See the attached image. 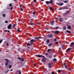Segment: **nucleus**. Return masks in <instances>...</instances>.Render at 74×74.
<instances>
[{"label":"nucleus","instance_id":"50","mask_svg":"<svg viewBox=\"0 0 74 74\" xmlns=\"http://www.w3.org/2000/svg\"><path fill=\"white\" fill-rule=\"evenodd\" d=\"M67 69H69V71H70L71 70V69H70V68H69V69L67 68Z\"/></svg>","mask_w":74,"mask_h":74},{"label":"nucleus","instance_id":"10","mask_svg":"<svg viewBox=\"0 0 74 74\" xmlns=\"http://www.w3.org/2000/svg\"><path fill=\"white\" fill-rule=\"evenodd\" d=\"M53 23H54V21L53 20L50 23L51 25L53 26Z\"/></svg>","mask_w":74,"mask_h":74},{"label":"nucleus","instance_id":"36","mask_svg":"<svg viewBox=\"0 0 74 74\" xmlns=\"http://www.w3.org/2000/svg\"><path fill=\"white\" fill-rule=\"evenodd\" d=\"M2 16H3V17H5V14H2Z\"/></svg>","mask_w":74,"mask_h":74},{"label":"nucleus","instance_id":"52","mask_svg":"<svg viewBox=\"0 0 74 74\" xmlns=\"http://www.w3.org/2000/svg\"><path fill=\"white\" fill-rule=\"evenodd\" d=\"M8 71H9V70H8L7 71H6L5 72V73H8Z\"/></svg>","mask_w":74,"mask_h":74},{"label":"nucleus","instance_id":"24","mask_svg":"<svg viewBox=\"0 0 74 74\" xmlns=\"http://www.w3.org/2000/svg\"><path fill=\"white\" fill-rule=\"evenodd\" d=\"M68 2V0H66V1H65L64 2V3H67Z\"/></svg>","mask_w":74,"mask_h":74},{"label":"nucleus","instance_id":"25","mask_svg":"<svg viewBox=\"0 0 74 74\" xmlns=\"http://www.w3.org/2000/svg\"><path fill=\"white\" fill-rule=\"evenodd\" d=\"M58 73H61V71L60 70H58Z\"/></svg>","mask_w":74,"mask_h":74},{"label":"nucleus","instance_id":"44","mask_svg":"<svg viewBox=\"0 0 74 74\" xmlns=\"http://www.w3.org/2000/svg\"><path fill=\"white\" fill-rule=\"evenodd\" d=\"M54 41H57V39H56V38H55V39H54Z\"/></svg>","mask_w":74,"mask_h":74},{"label":"nucleus","instance_id":"26","mask_svg":"<svg viewBox=\"0 0 74 74\" xmlns=\"http://www.w3.org/2000/svg\"><path fill=\"white\" fill-rule=\"evenodd\" d=\"M48 7H49V8H50L51 7V5H48Z\"/></svg>","mask_w":74,"mask_h":74},{"label":"nucleus","instance_id":"6","mask_svg":"<svg viewBox=\"0 0 74 74\" xmlns=\"http://www.w3.org/2000/svg\"><path fill=\"white\" fill-rule=\"evenodd\" d=\"M74 45V42H72L71 44L70 47H73V48H74V46H73Z\"/></svg>","mask_w":74,"mask_h":74},{"label":"nucleus","instance_id":"48","mask_svg":"<svg viewBox=\"0 0 74 74\" xmlns=\"http://www.w3.org/2000/svg\"><path fill=\"white\" fill-rule=\"evenodd\" d=\"M35 12H33L32 13V14H33V15H34V14H35Z\"/></svg>","mask_w":74,"mask_h":74},{"label":"nucleus","instance_id":"2","mask_svg":"<svg viewBox=\"0 0 74 74\" xmlns=\"http://www.w3.org/2000/svg\"><path fill=\"white\" fill-rule=\"evenodd\" d=\"M35 40L34 39H31L30 41H29L30 44V45H33V43L35 42Z\"/></svg>","mask_w":74,"mask_h":74},{"label":"nucleus","instance_id":"61","mask_svg":"<svg viewBox=\"0 0 74 74\" xmlns=\"http://www.w3.org/2000/svg\"><path fill=\"white\" fill-rule=\"evenodd\" d=\"M40 24H41V23H38V25H40Z\"/></svg>","mask_w":74,"mask_h":74},{"label":"nucleus","instance_id":"30","mask_svg":"<svg viewBox=\"0 0 74 74\" xmlns=\"http://www.w3.org/2000/svg\"><path fill=\"white\" fill-rule=\"evenodd\" d=\"M53 60L54 61H57V60L56 58H54L53 59Z\"/></svg>","mask_w":74,"mask_h":74},{"label":"nucleus","instance_id":"27","mask_svg":"<svg viewBox=\"0 0 74 74\" xmlns=\"http://www.w3.org/2000/svg\"><path fill=\"white\" fill-rule=\"evenodd\" d=\"M30 44L29 43H27V46H30Z\"/></svg>","mask_w":74,"mask_h":74},{"label":"nucleus","instance_id":"59","mask_svg":"<svg viewBox=\"0 0 74 74\" xmlns=\"http://www.w3.org/2000/svg\"><path fill=\"white\" fill-rule=\"evenodd\" d=\"M27 48H29V49L30 48V47L29 46H27Z\"/></svg>","mask_w":74,"mask_h":74},{"label":"nucleus","instance_id":"47","mask_svg":"<svg viewBox=\"0 0 74 74\" xmlns=\"http://www.w3.org/2000/svg\"><path fill=\"white\" fill-rule=\"evenodd\" d=\"M64 9H68V8H64Z\"/></svg>","mask_w":74,"mask_h":74},{"label":"nucleus","instance_id":"4","mask_svg":"<svg viewBox=\"0 0 74 74\" xmlns=\"http://www.w3.org/2000/svg\"><path fill=\"white\" fill-rule=\"evenodd\" d=\"M18 60H21V62H23L24 61V58L23 57H22L21 58L20 57H18Z\"/></svg>","mask_w":74,"mask_h":74},{"label":"nucleus","instance_id":"35","mask_svg":"<svg viewBox=\"0 0 74 74\" xmlns=\"http://www.w3.org/2000/svg\"><path fill=\"white\" fill-rule=\"evenodd\" d=\"M5 23H8V22L6 20L5 21Z\"/></svg>","mask_w":74,"mask_h":74},{"label":"nucleus","instance_id":"51","mask_svg":"<svg viewBox=\"0 0 74 74\" xmlns=\"http://www.w3.org/2000/svg\"><path fill=\"white\" fill-rule=\"evenodd\" d=\"M45 55L46 56H47L48 55V53H46V54H45Z\"/></svg>","mask_w":74,"mask_h":74},{"label":"nucleus","instance_id":"34","mask_svg":"<svg viewBox=\"0 0 74 74\" xmlns=\"http://www.w3.org/2000/svg\"><path fill=\"white\" fill-rule=\"evenodd\" d=\"M17 31H18V32H19V33L21 32V31H20V30L19 29H17Z\"/></svg>","mask_w":74,"mask_h":74},{"label":"nucleus","instance_id":"8","mask_svg":"<svg viewBox=\"0 0 74 74\" xmlns=\"http://www.w3.org/2000/svg\"><path fill=\"white\" fill-rule=\"evenodd\" d=\"M48 37L49 38H52L53 37V35L51 34H50L48 35Z\"/></svg>","mask_w":74,"mask_h":74},{"label":"nucleus","instance_id":"57","mask_svg":"<svg viewBox=\"0 0 74 74\" xmlns=\"http://www.w3.org/2000/svg\"><path fill=\"white\" fill-rule=\"evenodd\" d=\"M6 62H8V60L7 59H6Z\"/></svg>","mask_w":74,"mask_h":74},{"label":"nucleus","instance_id":"9","mask_svg":"<svg viewBox=\"0 0 74 74\" xmlns=\"http://www.w3.org/2000/svg\"><path fill=\"white\" fill-rule=\"evenodd\" d=\"M69 11H68L66 12L65 13H64L63 14V15H64V16H65V15H66V14H69Z\"/></svg>","mask_w":74,"mask_h":74},{"label":"nucleus","instance_id":"63","mask_svg":"<svg viewBox=\"0 0 74 74\" xmlns=\"http://www.w3.org/2000/svg\"><path fill=\"white\" fill-rule=\"evenodd\" d=\"M19 6H20V7H22V5H19Z\"/></svg>","mask_w":74,"mask_h":74},{"label":"nucleus","instance_id":"58","mask_svg":"<svg viewBox=\"0 0 74 74\" xmlns=\"http://www.w3.org/2000/svg\"><path fill=\"white\" fill-rule=\"evenodd\" d=\"M34 2H36V0H34Z\"/></svg>","mask_w":74,"mask_h":74},{"label":"nucleus","instance_id":"23","mask_svg":"<svg viewBox=\"0 0 74 74\" xmlns=\"http://www.w3.org/2000/svg\"><path fill=\"white\" fill-rule=\"evenodd\" d=\"M50 51H51V50L50 49H49L47 50V51L48 52H50Z\"/></svg>","mask_w":74,"mask_h":74},{"label":"nucleus","instance_id":"55","mask_svg":"<svg viewBox=\"0 0 74 74\" xmlns=\"http://www.w3.org/2000/svg\"><path fill=\"white\" fill-rule=\"evenodd\" d=\"M4 32H7V30H5Z\"/></svg>","mask_w":74,"mask_h":74},{"label":"nucleus","instance_id":"40","mask_svg":"<svg viewBox=\"0 0 74 74\" xmlns=\"http://www.w3.org/2000/svg\"><path fill=\"white\" fill-rule=\"evenodd\" d=\"M59 20L60 22H63V21H62V19H59Z\"/></svg>","mask_w":74,"mask_h":74},{"label":"nucleus","instance_id":"20","mask_svg":"<svg viewBox=\"0 0 74 74\" xmlns=\"http://www.w3.org/2000/svg\"><path fill=\"white\" fill-rule=\"evenodd\" d=\"M46 3L47 4H49V1H46Z\"/></svg>","mask_w":74,"mask_h":74},{"label":"nucleus","instance_id":"42","mask_svg":"<svg viewBox=\"0 0 74 74\" xmlns=\"http://www.w3.org/2000/svg\"><path fill=\"white\" fill-rule=\"evenodd\" d=\"M9 6L10 7H11V6H12V4H11V3H10L9 5Z\"/></svg>","mask_w":74,"mask_h":74},{"label":"nucleus","instance_id":"45","mask_svg":"<svg viewBox=\"0 0 74 74\" xmlns=\"http://www.w3.org/2000/svg\"><path fill=\"white\" fill-rule=\"evenodd\" d=\"M2 41H3V40H0V44H1V43L2 42Z\"/></svg>","mask_w":74,"mask_h":74},{"label":"nucleus","instance_id":"49","mask_svg":"<svg viewBox=\"0 0 74 74\" xmlns=\"http://www.w3.org/2000/svg\"><path fill=\"white\" fill-rule=\"evenodd\" d=\"M13 8L12 7H11L10 8V10H12V9Z\"/></svg>","mask_w":74,"mask_h":74},{"label":"nucleus","instance_id":"3","mask_svg":"<svg viewBox=\"0 0 74 74\" xmlns=\"http://www.w3.org/2000/svg\"><path fill=\"white\" fill-rule=\"evenodd\" d=\"M21 73L22 72L20 70H18L16 71V74H21Z\"/></svg>","mask_w":74,"mask_h":74},{"label":"nucleus","instance_id":"16","mask_svg":"<svg viewBox=\"0 0 74 74\" xmlns=\"http://www.w3.org/2000/svg\"><path fill=\"white\" fill-rule=\"evenodd\" d=\"M64 5V3H61L60 4H58V5H60L61 6H62V5Z\"/></svg>","mask_w":74,"mask_h":74},{"label":"nucleus","instance_id":"12","mask_svg":"<svg viewBox=\"0 0 74 74\" xmlns=\"http://www.w3.org/2000/svg\"><path fill=\"white\" fill-rule=\"evenodd\" d=\"M66 33H69V34H70L71 33V32L69 31L68 30H67L66 31Z\"/></svg>","mask_w":74,"mask_h":74},{"label":"nucleus","instance_id":"38","mask_svg":"<svg viewBox=\"0 0 74 74\" xmlns=\"http://www.w3.org/2000/svg\"><path fill=\"white\" fill-rule=\"evenodd\" d=\"M64 67L66 69L67 68V65H64Z\"/></svg>","mask_w":74,"mask_h":74},{"label":"nucleus","instance_id":"37","mask_svg":"<svg viewBox=\"0 0 74 74\" xmlns=\"http://www.w3.org/2000/svg\"><path fill=\"white\" fill-rule=\"evenodd\" d=\"M5 66H7V65H8V62H6L5 63Z\"/></svg>","mask_w":74,"mask_h":74},{"label":"nucleus","instance_id":"15","mask_svg":"<svg viewBox=\"0 0 74 74\" xmlns=\"http://www.w3.org/2000/svg\"><path fill=\"white\" fill-rule=\"evenodd\" d=\"M71 29V27L70 25H69L68 27V29L70 30Z\"/></svg>","mask_w":74,"mask_h":74},{"label":"nucleus","instance_id":"33","mask_svg":"<svg viewBox=\"0 0 74 74\" xmlns=\"http://www.w3.org/2000/svg\"><path fill=\"white\" fill-rule=\"evenodd\" d=\"M50 10H53V8H50Z\"/></svg>","mask_w":74,"mask_h":74},{"label":"nucleus","instance_id":"11","mask_svg":"<svg viewBox=\"0 0 74 74\" xmlns=\"http://www.w3.org/2000/svg\"><path fill=\"white\" fill-rule=\"evenodd\" d=\"M71 49H72V48L69 47V48H68L66 50V51H70V50H71Z\"/></svg>","mask_w":74,"mask_h":74},{"label":"nucleus","instance_id":"43","mask_svg":"<svg viewBox=\"0 0 74 74\" xmlns=\"http://www.w3.org/2000/svg\"><path fill=\"white\" fill-rule=\"evenodd\" d=\"M55 44H58V42H55Z\"/></svg>","mask_w":74,"mask_h":74},{"label":"nucleus","instance_id":"60","mask_svg":"<svg viewBox=\"0 0 74 74\" xmlns=\"http://www.w3.org/2000/svg\"><path fill=\"white\" fill-rule=\"evenodd\" d=\"M34 66H36V64H34Z\"/></svg>","mask_w":74,"mask_h":74},{"label":"nucleus","instance_id":"18","mask_svg":"<svg viewBox=\"0 0 74 74\" xmlns=\"http://www.w3.org/2000/svg\"><path fill=\"white\" fill-rule=\"evenodd\" d=\"M59 33V31H55V33L56 34H58Z\"/></svg>","mask_w":74,"mask_h":74},{"label":"nucleus","instance_id":"13","mask_svg":"<svg viewBox=\"0 0 74 74\" xmlns=\"http://www.w3.org/2000/svg\"><path fill=\"white\" fill-rule=\"evenodd\" d=\"M34 17H35L36 18H37L38 19V16L36 15H34Z\"/></svg>","mask_w":74,"mask_h":74},{"label":"nucleus","instance_id":"64","mask_svg":"<svg viewBox=\"0 0 74 74\" xmlns=\"http://www.w3.org/2000/svg\"><path fill=\"white\" fill-rule=\"evenodd\" d=\"M31 6H33L34 7V5H33L31 4Z\"/></svg>","mask_w":74,"mask_h":74},{"label":"nucleus","instance_id":"5","mask_svg":"<svg viewBox=\"0 0 74 74\" xmlns=\"http://www.w3.org/2000/svg\"><path fill=\"white\" fill-rule=\"evenodd\" d=\"M12 27V24H10L8 26V29H11V28Z\"/></svg>","mask_w":74,"mask_h":74},{"label":"nucleus","instance_id":"1","mask_svg":"<svg viewBox=\"0 0 74 74\" xmlns=\"http://www.w3.org/2000/svg\"><path fill=\"white\" fill-rule=\"evenodd\" d=\"M35 56H37V58H41L42 57V59L41 61L43 63H45L46 62V59L45 57V56H42V55H40L39 54L36 55Z\"/></svg>","mask_w":74,"mask_h":74},{"label":"nucleus","instance_id":"7","mask_svg":"<svg viewBox=\"0 0 74 74\" xmlns=\"http://www.w3.org/2000/svg\"><path fill=\"white\" fill-rule=\"evenodd\" d=\"M48 67L49 69H51V63H49Z\"/></svg>","mask_w":74,"mask_h":74},{"label":"nucleus","instance_id":"21","mask_svg":"<svg viewBox=\"0 0 74 74\" xmlns=\"http://www.w3.org/2000/svg\"><path fill=\"white\" fill-rule=\"evenodd\" d=\"M52 43H50L49 44V47H51L52 46Z\"/></svg>","mask_w":74,"mask_h":74},{"label":"nucleus","instance_id":"41","mask_svg":"<svg viewBox=\"0 0 74 74\" xmlns=\"http://www.w3.org/2000/svg\"><path fill=\"white\" fill-rule=\"evenodd\" d=\"M48 29H49V28H48V27H45V29L46 30H48Z\"/></svg>","mask_w":74,"mask_h":74},{"label":"nucleus","instance_id":"22","mask_svg":"<svg viewBox=\"0 0 74 74\" xmlns=\"http://www.w3.org/2000/svg\"><path fill=\"white\" fill-rule=\"evenodd\" d=\"M39 38H40V37H36L35 38V39L36 40V39H39Z\"/></svg>","mask_w":74,"mask_h":74},{"label":"nucleus","instance_id":"62","mask_svg":"<svg viewBox=\"0 0 74 74\" xmlns=\"http://www.w3.org/2000/svg\"><path fill=\"white\" fill-rule=\"evenodd\" d=\"M52 74H54V72H52Z\"/></svg>","mask_w":74,"mask_h":74},{"label":"nucleus","instance_id":"54","mask_svg":"<svg viewBox=\"0 0 74 74\" xmlns=\"http://www.w3.org/2000/svg\"><path fill=\"white\" fill-rule=\"evenodd\" d=\"M30 21H31V22L30 23H34L32 21V20H30Z\"/></svg>","mask_w":74,"mask_h":74},{"label":"nucleus","instance_id":"29","mask_svg":"<svg viewBox=\"0 0 74 74\" xmlns=\"http://www.w3.org/2000/svg\"><path fill=\"white\" fill-rule=\"evenodd\" d=\"M29 25H34V23H29Z\"/></svg>","mask_w":74,"mask_h":74},{"label":"nucleus","instance_id":"56","mask_svg":"<svg viewBox=\"0 0 74 74\" xmlns=\"http://www.w3.org/2000/svg\"><path fill=\"white\" fill-rule=\"evenodd\" d=\"M64 66H65L66 65V63H65V62H64Z\"/></svg>","mask_w":74,"mask_h":74},{"label":"nucleus","instance_id":"28","mask_svg":"<svg viewBox=\"0 0 74 74\" xmlns=\"http://www.w3.org/2000/svg\"><path fill=\"white\" fill-rule=\"evenodd\" d=\"M63 29L64 30H66V27H64Z\"/></svg>","mask_w":74,"mask_h":74},{"label":"nucleus","instance_id":"14","mask_svg":"<svg viewBox=\"0 0 74 74\" xmlns=\"http://www.w3.org/2000/svg\"><path fill=\"white\" fill-rule=\"evenodd\" d=\"M52 55H49L48 57L49 59H52Z\"/></svg>","mask_w":74,"mask_h":74},{"label":"nucleus","instance_id":"46","mask_svg":"<svg viewBox=\"0 0 74 74\" xmlns=\"http://www.w3.org/2000/svg\"><path fill=\"white\" fill-rule=\"evenodd\" d=\"M11 67H12V65H10L9 66V68L11 69Z\"/></svg>","mask_w":74,"mask_h":74},{"label":"nucleus","instance_id":"19","mask_svg":"<svg viewBox=\"0 0 74 74\" xmlns=\"http://www.w3.org/2000/svg\"><path fill=\"white\" fill-rule=\"evenodd\" d=\"M46 42L47 43H49V39H47L46 40Z\"/></svg>","mask_w":74,"mask_h":74},{"label":"nucleus","instance_id":"32","mask_svg":"<svg viewBox=\"0 0 74 74\" xmlns=\"http://www.w3.org/2000/svg\"><path fill=\"white\" fill-rule=\"evenodd\" d=\"M21 8V11H23V9H22V7H20Z\"/></svg>","mask_w":74,"mask_h":74},{"label":"nucleus","instance_id":"39","mask_svg":"<svg viewBox=\"0 0 74 74\" xmlns=\"http://www.w3.org/2000/svg\"><path fill=\"white\" fill-rule=\"evenodd\" d=\"M16 26V25H15V24H14L13 25V27L14 28V29L15 28V27Z\"/></svg>","mask_w":74,"mask_h":74},{"label":"nucleus","instance_id":"17","mask_svg":"<svg viewBox=\"0 0 74 74\" xmlns=\"http://www.w3.org/2000/svg\"><path fill=\"white\" fill-rule=\"evenodd\" d=\"M53 3V1L52 0H50L49 1V3L50 4H52Z\"/></svg>","mask_w":74,"mask_h":74},{"label":"nucleus","instance_id":"31","mask_svg":"<svg viewBox=\"0 0 74 74\" xmlns=\"http://www.w3.org/2000/svg\"><path fill=\"white\" fill-rule=\"evenodd\" d=\"M59 27L57 26V27H55V29H58Z\"/></svg>","mask_w":74,"mask_h":74},{"label":"nucleus","instance_id":"53","mask_svg":"<svg viewBox=\"0 0 74 74\" xmlns=\"http://www.w3.org/2000/svg\"><path fill=\"white\" fill-rule=\"evenodd\" d=\"M8 45H9L8 43H7L6 44V46H8Z\"/></svg>","mask_w":74,"mask_h":74}]
</instances>
